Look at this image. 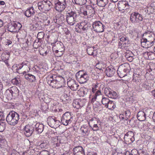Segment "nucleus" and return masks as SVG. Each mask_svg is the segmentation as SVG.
<instances>
[{
  "label": "nucleus",
  "mask_w": 155,
  "mask_h": 155,
  "mask_svg": "<svg viewBox=\"0 0 155 155\" xmlns=\"http://www.w3.org/2000/svg\"><path fill=\"white\" fill-rule=\"evenodd\" d=\"M117 6L119 10L120 11L125 10L129 8L127 2L126 1H119Z\"/></svg>",
  "instance_id": "nucleus-18"
},
{
  "label": "nucleus",
  "mask_w": 155,
  "mask_h": 155,
  "mask_svg": "<svg viewBox=\"0 0 155 155\" xmlns=\"http://www.w3.org/2000/svg\"><path fill=\"white\" fill-rule=\"evenodd\" d=\"M44 126L42 124L37 123L35 125V130L39 134L41 133L44 130Z\"/></svg>",
  "instance_id": "nucleus-27"
},
{
  "label": "nucleus",
  "mask_w": 155,
  "mask_h": 155,
  "mask_svg": "<svg viewBox=\"0 0 155 155\" xmlns=\"http://www.w3.org/2000/svg\"><path fill=\"white\" fill-rule=\"evenodd\" d=\"M34 126L33 125L28 124L25 126L23 129L25 135L27 137L31 136L34 131Z\"/></svg>",
  "instance_id": "nucleus-13"
},
{
  "label": "nucleus",
  "mask_w": 155,
  "mask_h": 155,
  "mask_svg": "<svg viewBox=\"0 0 155 155\" xmlns=\"http://www.w3.org/2000/svg\"><path fill=\"white\" fill-rule=\"evenodd\" d=\"M19 29L17 24L14 22L9 23L8 24L7 30L10 32H16L19 30Z\"/></svg>",
  "instance_id": "nucleus-17"
},
{
  "label": "nucleus",
  "mask_w": 155,
  "mask_h": 155,
  "mask_svg": "<svg viewBox=\"0 0 155 155\" xmlns=\"http://www.w3.org/2000/svg\"><path fill=\"white\" fill-rule=\"evenodd\" d=\"M61 122L63 124L67 126L72 122V117L69 112H66L64 114L61 118Z\"/></svg>",
  "instance_id": "nucleus-10"
},
{
  "label": "nucleus",
  "mask_w": 155,
  "mask_h": 155,
  "mask_svg": "<svg viewBox=\"0 0 155 155\" xmlns=\"http://www.w3.org/2000/svg\"><path fill=\"white\" fill-rule=\"evenodd\" d=\"M55 46L57 49L55 51V53H58V52L64 51V46L63 44L61 42L58 41L55 44Z\"/></svg>",
  "instance_id": "nucleus-22"
},
{
  "label": "nucleus",
  "mask_w": 155,
  "mask_h": 155,
  "mask_svg": "<svg viewBox=\"0 0 155 155\" xmlns=\"http://www.w3.org/2000/svg\"><path fill=\"white\" fill-rule=\"evenodd\" d=\"M80 10L81 15L88 18L93 17L95 14L94 8L91 5H87L85 7H81Z\"/></svg>",
  "instance_id": "nucleus-5"
},
{
  "label": "nucleus",
  "mask_w": 155,
  "mask_h": 155,
  "mask_svg": "<svg viewBox=\"0 0 155 155\" xmlns=\"http://www.w3.org/2000/svg\"><path fill=\"white\" fill-rule=\"evenodd\" d=\"M19 153L18 152H17L16 150H14L10 155H19Z\"/></svg>",
  "instance_id": "nucleus-62"
},
{
  "label": "nucleus",
  "mask_w": 155,
  "mask_h": 155,
  "mask_svg": "<svg viewBox=\"0 0 155 155\" xmlns=\"http://www.w3.org/2000/svg\"><path fill=\"white\" fill-rule=\"evenodd\" d=\"M95 94L94 96L97 97L98 96H99L101 94V91L100 90H98L97 91H96L94 93Z\"/></svg>",
  "instance_id": "nucleus-59"
},
{
  "label": "nucleus",
  "mask_w": 155,
  "mask_h": 155,
  "mask_svg": "<svg viewBox=\"0 0 155 155\" xmlns=\"http://www.w3.org/2000/svg\"><path fill=\"white\" fill-rule=\"evenodd\" d=\"M133 76H134V78H140V77L141 76V73L140 72L137 73V71H135L134 72Z\"/></svg>",
  "instance_id": "nucleus-53"
},
{
  "label": "nucleus",
  "mask_w": 155,
  "mask_h": 155,
  "mask_svg": "<svg viewBox=\"0 0 155 155\" xmlns=\"http://www.w3.org/2000/svg\"><path fill=\"white\" fill-rule=\"evenodd\" d=\"M125 114L126 115V118H127V119L131 115V112L128 110L125 111Z\"/></svg>",
  "instance_id": "nucleus-55"
},
{
  "label": "nucleus",
  "mask_w": 155,
  "mask_h": 155,
  "mask_svg": "<svg viewBox=\"0 0 155 155\" xmlns=\"http://www.w3.org/2000/svg\"><path fill=\"white\" fill-rule=\"evenodd\" d=\"M38 9L41 11L44 12L49 11L51 8V3L48 0L42 1L38 3Z\"/></svg>",
  "instance_id": "nucleus-6"
},
{
  "label": "nucleus",
  "mask_w": 155,
  "mask_h": 155,
  "mask_svg": "<svg viewBox=\"0 0 155 155\" xmlns=\"http://www.w3.org/2000/svg\"><path fill=\"white\" fill-rule=\"evenodd\" d=\"M64 15H63L61 14L59 16L57 17L54 18L53 21L54 23L58 24L59 25H60L64 23Z\"/></svg>",
  "instance_id": "nucleus-21"
},
{
  "label": "nucleus",
  "mask_w": 155,
  "mask_h": 155,
  "mask_svg": "<svg viewBox=\"0 0 155 155\" xmlns=\"http://www.w3.org/2000/svg\"><path fill=\"white\" fill-rule=\"evenodd\" d=\"M125 56L126 58H127L128 57L131 56H134V54H133L132 52L131 51H127L125 52Z\"/></svg>",
  "instance_id": "nucleus-48"
},
{
  "label": "nucleus",
  "mask_w": 155,
  "mask_h": 155,
  "mask_svg": "<svg viewBox=\"0 0 155 155\" xmlns=\"http://www.w3.org/2000/svg\"><path fill=\"white\" fill-rule=\"evenodd\" d=\"M55 8L58 12H62L65 8L66 3L65 0H57L55 1Z\"/></svg>",
  "instance_id": "nucleus-9"
},
{
  "label": "nucleus",
  "mask_w": 155,
  "mask_h": 155,
  "mask_svg": "<svg viewBox=\"0 0 155 155\" xmlns=\"http://www.w3.org/2000/svg\"><path fill=\"white\" fill-rule=\"evenodd\" d=\"M144 55L147 56L149 60H152L155 59V53L152 51L145 52Z\"/></svg>",
  "instance_id": "nucleus-30"
},
{
  "label": "nucleus",
  "mask_w": 155,
  "mask_h": 155,
  "mask_svg": "<svg viewBox=\"0 0 155 155\" xmlns=\"http://www.w3.org/2000/svg\"><path fill=\"white\" fill-rule=\"evenodd\" d=\"M39 147L41 149L46 148L47 143L46 142L43 141L39 145Z\"/></svg>",
  "instance_id": "nucleus-49"
},
{
  "label": "nucleus",
  "mask_w": 155,
  "mask_h": 155,
  "mask_svg": "<svg viewBox=\"0 0 155 155\" xmlns=\"http://www.w3.org/2000/svg\"><path fill=\"white\" fill-rule=\"evenodd\" d=\"M155 40V35L150 31H146L142 35L141 39V44L142 47L148 48L152 46Z\"/></svg>",
  "instance_id": "nucleus-1"
},
{
  "label": "nucleus",
  "mask_w": 155,
  "mask_h": 155,
  "mask_svg": "<svg viewBox=\"0 0 155 155\" xmlns=\"http://www.w3.org/2000/svg\"><path fill=\"white\" fill-rule=\"evenodd\" d=\"M99 84L97 83L96 84H93V87L92 88V91L93 93H95L97 88H98V85Z\"/></svg>",
  "instance_id": "nucleus-50"
},
{
  "label": "nucleus",
  "mask_w": 155,
  "mask_h": 155,
  "mask_svg": "<svg viewBox=\"0 0 155 155\" xmlns=\"http://www.w3.org/2000/svg\"><path fill=\"white\" fill-rule=\"evenodd\" d=\"M59 137L58 136H55L54 137L52 138V140H54V142H57V143H56V146L58 147L59 146V143H60L61 142H60V137Z\"/></svg>",
  "instance_id": "nucleus-41"
},
{
  "label": "nucleus",
  "mask_w": 155,
  "mask_h": 155,
  "mask_svg": "<svg viewBox=\"0 0 155 155\" xmlns=\"http://www.w3.org/2000/svg\"><path fill=\"white\" fill-rule=\"evenodd\" d=\"M111 89L109 87H106L104 90V93L108 97L110 94Z\"/></svg>",
  "instance_id": "nucleus-45"
},
{
  "label": "nucleus",
  "mask_w": 155,
  "mask_h": 155,
  "mask_svg": "<svg viewBox=\"0 0 155 155\" xmlns=\"http://www.w3.org/2000/svg\"><path fill=\"white\" fill-rule=\"evenodd\" d=\"M151 110L150 109H147L145 111H143L144 114H145L146 116H149L150 115V113L151 111H150Z\"/></svg>",
  "instance_id": "nucleus-54"
},
{
  "label": "nucleus",
  "mask_w": 155,
  "mask_h": 155,
  "mask_svg": "<svg viewBox=\"0 0 155 155\" xmlns=\"http://www.w3.org/2000/svg\"><path fill=\"white\" fill-rule=\"evenodd\" d=\"M119 39L120 40L118 44L119 48L123 49H125L126 47L129 46L130 41L128 38L126 36H124L121 38L120 37Z\"/></svg>",
  "instance_id": "nucleus-11"
},
{
  "label": "nucleus",
  "mask_w": 155,
  "mask_h": 155,
  "mask_svg": "<svg viewBox=\"0 0 155 155\" xmlns=\"http://www.w3.org/2000/svg\"><path fill=\"white\" fill-rule=\"evenodd\" d=\"M87 102L85 99H76L73 101V105L74 107L79 109L84 106Z\"/></svg>",
  "instance_id": "nucleus-14"
},
{
  "label": "nucleus",
  "mask_w": 155,
  "mask_h": 155,
  "mask_svg": "<svg viewBox=\"0 0 155 155\" xmlns=\"http://www.w3.org/2000/svg\"><path fill=\"white\" fill-rule=\"evenodd\" d=\"M109 101L110 100L108 98L102 96L101 102L102 104L104 105L105 107L106 105L107 104Z\"/></svg>",
  "instance_id": "nucleus-39"
},
{
  "label": "nucleus",
  "mask_w": 155,
  "mask_h": 155,
  "mask_svg": "<svg viewBox=\"0 0 155 155\" xmlns=\"http://www.w3.org/2000/svg\"><path fill=\"white\" fill-rule=\"evenodd\" d=\"M74 155H85L84 153V151H83L81 152H79L77 153V154H75Z\"/></svg>",
  "instance_id": "nucleus-64"
},
{
  "label": "nucleus",
  "mask_w": 155,
  "mask_h": 155,
  "mask_svg": "<svg viewBox=\"0 0 155 155\" xmlns=\"http://www.w3.org/2000/svg\"><path fill=\"white\" fill-rule=\"evenodd\" d=\"M73 3L77 5H82L86 2V0H72Z\"/></svg>",
  "instance_id": "nucleus-34"
},
{
  "label": "nucleus",
  "mask_w": 155,
  "mask_h": 155,
  "mask_svg": "<svg viewBox=\"0 0 155 155\" xmlns=\"http://www.w3.org/2000/svg\"><path fill=\"white\" fill-rule=\"evenodd\" d=\"M89 127L86 125H83L80 129L81 130L82 133L85 134H88V132Z\"/></svg>",
  "instance_id": "nucleus-35"
},
{
  "label": "nucleus",
  "mask_w": 155,
  "mask_h": 155,
  "mask_svg": "<svg viewBox=\"0 0 155 155\" xmlns=\"http://www.w3.org/2000/svg\"><path fill=\"white\" fill-rule=\"evenodd\" d=\"M39 155H49V153L47 150H43L40 152Z\"/></svg>",
  "instance_id": "nucleus-56"
},
{
  "label": "nucleus",
  "mask_w": 155,
  "mask_h": 155,
  "mask_svg": "<svg viewBox=\"0 0 155 155\" xmlns=\"http://www.w3.org/2000/svg\"><path fill=\"white\" fill-rule=\"evenodd\" d=\"M84 150L83 148L81 146H78L75 147L73 149L74 155L77 154L79 152H81L84 151Z\"/></svg>",
  "instance_id": "nucleus-33"
},
{
  "label": "nucleus",
  "mask_w": 155,
  "mask_h": 155,
  "mask_svg": "<svg viewBox=\"0 0 155 155\" xmlns=\"http://www.w3.org/2000/svg\"><path fill=\"white\" fill-rule=\"evenodd\" d=\"M141 88L143 90H150L151 89V87L150 85L147 84L146 83L143 84L141 85Z\"/></svg>",
  "instance_id": "nucleus-36"
},
{
  "label": "nucleus",
  "mask_w": 155,
  "mask_h": 155,
  "mask_svg": "<svg viewBox=\"0 0 155 155\" xmlns=\"http://www.w3.org/2000/svg\"><path fill=\"white\" fill-rule=\"evenodd\" d=\"M79 15L76 12L71 11L67 13L66 15V20L68 24L73 25L79 20Z\"/></svg>",
  "instance_id": "nucleus-3"
},
{
  "label": "nucleus",
  "mask_w": 155,
  "mask_h": 155,
  "mask_svg": "<svg viewBox=\"0 0 155 155\" xmlns=\"http://www.w3.org/2000/svg\"><path fill=\"white\" fill-rule=\"evenodd\" d=\"M23 70L24 71L22 74H25L30 71V69L28 65H23Z\"/></svg>",
  "instance_id": "nucleus-42"
},
{
  "label": "nucleus",
  "mask_w": 155,
  "mask_h": 155,
  "mask_svg": "<svg viewBox=\"0 0 155 155\" xmlns=\"http://www.w3.org/2000/svg\"><path fill=\"white\" fill-rule=\"evenodd\" d=\"M56 119L52 117H49L48 119V125L51 127L53 128L55 125V123Z\"/></svg>",
  "instance_id": "nucleus-32"
},
{
  "label": "nucleus",
  "mask_w": 155,
  "mask_h": 155,
  "mask_svg": "<svg viewBox=\"0 0 155 155\" xmlns=\"http://www.w3.org/2000/svg\"><path fill=\"white\" fill-rule=\"evenodd\" d=\"M64 51H61V52H58L57 53V54L56 55V56L58 57H61L63 54Z\"/></svg>",
  "instance_id": "nucleus-63"
},
{
  "label": "nucleus",
  "mask_w": 155,
  "mask_h": 155,
  "mask_svg": "<svg viewBox=\"0 0 155 155\" xmlns=\"http://www.w3.org/2000/svg\"><path fill=\"white\" fill-rule=\"evenodd\" d=\"M83 31L87 30L90 27V25L89 23H86L85 22V24L84 25Z\"/></svg>",
  "instance_id": "nucleus-51"
},
{
  "label": "nucleus",
  "mask_w": 155,
  "mask_h": 155,
  "mask_svg": "<svg viewBox=\"0 0 155 155\" xmlns=\"http://www.w3.org/2000/svg\"><path fill=\"white\" fill-rule=\"evenodd\" d=\"M45 35L44 33L43 32H41L38 33L37 35V38L38 39L41 40L43 38Z\"/></svg>",
  "instance_id": "nucleus-47"
},
{
  "label": "nucleus",
  "mask_w": 155,
  "mask_h": 155,
  "mask_svg": "<svg viewBox=\"0 0 155 155\" xmlns=\"http://www.w3.org/2000/svg\"><path fill=\"white\" fill-rule=\"evenodd\" d=\"M116 71L114 67L112 66H109L106 68L105 71L106 75L109 77L113 76Z\"/></svg>",
  "instance_id": "nucleus-20"
},
{
  "label": "nucleus",
  "mask_w": 155,
  "mask_h": 155,
  "mask_svg": "<svg viewBox=\"0 0 155 155\" xmlns=\"http://www.w3.org/2000/svg\"><path fill=\"white\" fill-rule=\"evenodd\" d=\"M144 114V111H139L137 114V118L140 121H143L146 119V116Z\"/></svg>",
  "instance_id": "nucleus-28"
},
{
  "label": "nucleus",
  "mask_w": 155,
  "mask_h": 155,
  "mask_svg": "<svg viewBox=\"0 0 155 155\" xmlns=\"http://www.w3.org/2000/svg\"><path fill=\"white\" fill-rule=\"evenodd\" d=\"M129 72V70L124 64L120 66L117 71V73L119 77L123 78L127 75V73Z\"/></svg>",
  "instance_id": "nucleus-12"
},
{
  "label": "nucleus",
  "mask_w": 155,
  "mask_h": 155,
  "mask_svg": "<svg viewBox=\"0 0 155 155\" xmlns=\"http://www.w3.org/2000/svg\"><path fill=\"white\" fill-rule=\"evenodd\" d=\"M134 134L133 131H128L125 135L124 137V141L129 143H133L135 140Z\"/></svg>",
  "instance_id": "nucleus-16"
},
{
  "label": "nucleus",
  "mask_w": 155,
  "mask_h": 155,
  "mask_svg": "<svg viewBox=\"0 0 155 155\" xmlns=\"http://www.w3.org/2000/svg\"><path fill=\"white\" fill-rule=\"evenodd\" d=\"M143 19L142 15L137 12H134L130 14V20L133 24L140 23L143 21Z\"/></svg>",
  "instance_id": "nucleus-7"
},
{
  "label": "nucleus",
  "mask_w": 155,
  "mask_h": 155,
  "mask_svg": "<svg viewBox=\"0 0 155 155\" xmlns=\"http://www.w3.org/2000/svg\"><path fill=\"white\" fill-rule=\"evenodd\" d=\"M68 86L73 91H76L78 89L79 85L76 81L73 79L70 80L67 82Z\"/></svg>",
  "instance_id": "nucleus-19"
},
{
  "label": "nucleus",
  "mask_w": 155,
  "mask_h": 155,
  "mask_svg": "<svg viewBox=\"0 0 155 155\" xmlns=\"http://www.w3.org/2000/svg\"><path fill=\"white\" fill-rule=\"evenodd\" d=\"M145 12L148 15L155 12V2L151 3L150 6L145 10Z\"/></svg>",
  "instance_id": "nucleus-25"
},
{
  "label": "nucleus",
  "mask_w": 155,
  "mask_h": 155,
  "mask_svg": "<svg viewBox=\"0 0 155 155\" xmlns=\"http://www.w3.org/2000/svg\"><path fill=\"white\" fill-rule=\"evenodd\" d=\"M19 119V115L14 111L10 112L6 118L8 124L12 126L16 125L18 123Z\"/></svg>",
  "instance_id": "nucleus-2"
},
{
  "label": "nucleus",
  "mask_w": 155,
  "mask_h": 155,
  "mask_svg": "<svg viewBox=\"0 0 155 155\" xmlns=\"http://www.w3.org/2000/svg\"><path fill=\"white\" fill-rule=\"evenodd\" d=\"M60 121L56 119L55 120V125L54 126V128H58L60 125Z\"/></svg>",
  "instance_id": "nucleus-52"
},
{
  "label": "nucleus",
  "mask_w": 155,
  "mask_h": 155,
  "mask_svg": "<svg viewBox=\"0 0 155 155\" xmlns=\"http://www.w3.org/2000/svg\"><path fill=\"white\" fill-rule=\"evenodd\" d=\"M6 124L5 122H0V132H3L5 129Z\"/></svg>",
  "instance_id": "nucleus-43"
},
{
  "label": "nucleus",
  "mask_w": 155,
  "mask_h": 155,
  "mask_svg": "<svg viewBox=\"0 0 155 155\" xmlns=\"http://www.w3.org/2000/svg\"><path fill=\"white\" fill-rule=\"evenodd\" d=\"M85 24V22H82L78 25V28L80 29H81L83 31L84 25Z\"/></svg>",
  "instance_id": "nucleus-57"
},
{
  "label": "nucleus",
  "mask_w": 155,
  "mask_h": 155,
  "mask_svg": "<svg viewBox=\"0 0 155 155\" xmlns=\"http://www.w3.org/2000/svg\"><path fill=\"white\" fill-rule=\"evenodd\" d=\"M4 120L5 117L2 111H0V121Z\"/></svg>",
  "instance_id": "nucleus-58"
},
{
  "label": "nucleus",
  "mask_w": 155,
  "mask_h": 155,
  "mask_svg": "<svg viewBox=\"0 0 155 155\" xmlns=\"http://www.w3.org/2000/svg\"><path fill=\"white\" fill-rule=\"evenodd\" d=\"M94 49V48L93 47H89L87 48V52L88 55H93Z\"/></svg>",
  "instance_id": "nucleus-46"
},
{
  "label": "nucleus",
  "mask_w": 155,
  "mask_h": 155,
  "mask_svg": "<svg viewBox=\"0 0 155 155\" xmlns=\"http://www.w3.org/2000/svg\"><path fill=\"white\" fill-rule=\"evenodd\" d=\"M13 91L12 90L8 89L5 92V95L8 100L11 99L13 97Z\"/></svg>",
  "instance_id": "nucleus-29"
},
{
  "label": "nucleus",
  "mask_w": 155,
  "mask_h": 155,
  "mask_svg": "<svg viewBox=\"0 0 155 155\" xmlns=\"http://www.w3.org/2000/svg\"><path fill=\"white\" fill-rule=\"evenodd\" d=\"M93 126V127L94 128H96V129H94L93 128L92 129V130H93L94 131H96L99 130L97 124H94Z\"/></svg>",
  "instance_id": "nucleus-60"
},
{
  "label": "nucleus",
  "mask_w": 155,
  "mask_h": 155,
  "mask_svg": "<svg viewBox=\"0 0 155 155\" xmlns=\"http://www.w3.org/2000/svg\"><path fill=\"white\" fill-rule=\"evenodd\" d=\"M118 96V95L117 93L111 90L108 97L115 99L117 98Z\"/></svg>",
  "instance_id": "nucleus-37"
},
{
  "label": "nucleus",
  "mask_w": 155,
  "mask_h": 155,
  "mask_svg": "<svg viewBox=\"0 0 155 155\" xmlns=\"http://www.w3.org/2000/svg\"><path fill=\"white\" fill-rule=\"evenodd\" d=\"M53 78L55 79L57 82H58V84L60 87H61L62 85L64 83V79L61 76H57L56 75H53Z\"/></svg>",
  "instance_id": "nucleus-24"
},
{
  "label": "nucleus",
  "mask_w": 155,
  "mask_h": 155,
  "mask_svg": "<svg viewBox=\"0 0 155 155\" xmlns=\"http://www.w3.org/2000/svg\"><path fill=\"white\" fill-rule=\"evenodd\" d=\"M93 29L94 31L97 32H103L106 26L100 21H95L92 24Z\"/></svg>",
  "instance_id": "nucleus-8"
},
{
  "label": "nucleus",
  "mask_w": 155,
  "mask_h": 155,
  "mask_svg": "<svg viewBox=\"0 0 155 155\" xmlns=\"http://www.w3.org/2000/svg\"><path fill=\"white\" fill-rule=\"evenodd\" d=\"M1 61H2L5 62V64L8 65V62L7 61L8 58H6V54L5 53L2 54L1 56Z\"/></svg>",
  "instance_id": "nucleus-40"
},
{
  "label": "nucleus",
  "mask_w": 155,
  "mask_h": 155,
  "mask_svg": "<svg viewBox=\"0 0 155 155\" xmlns=\"http://www.w3.org/2000/svg\"><path fill=\"white\" fill-rule=\"evenodd\" d=\"M90 74L84 70H81L77 72L75 75L77 80L81 84L87 82L89 79Z\"/></svg>",
  "instance_id": "nucleus-4"
},
{
  "label": "nucleus",
  "mask_w": 155,
  "mask_h": 155,
  "mask_svg": "<svg viewBox=\"0 0 155 155\" xmlns=\"http://www.w3.org/2000/svg\"><path fill=\"white\" fill-rule=\"evenodd\" d=\"M116 107L114 102L111 101L110 100L107 105H106L105 107L108 108L109 109L113 110Z\"/></svg>",
  "instance_id": "nucleus-31"
},
{
  "label": "nucleus",
  "mask_w": 155,
  "mask_h": 155,
  "mask_svg": "<svg viewBox=\"0 0 155 155\" xmlns=\"http://www.w3.org/2000/svg\"><path fill=\"white\" fill-rule=\"evenodd\" d=\"M35 13V10L34 8L32 6L28 8L25 12H24V14L27 17H30L34 15Z\"/></svg>",
  "instance_id": "nucleus-23"
},
{
  "label": "nucleus",
  "mask_w": 155,
  "mask_h": 155,
  "mask_svg": "<svg viewBox=\"0 0 155 155\" xmlns=\"http://www.w3.org/2000/svg\"><path fill=\"white\" fill-rule=\"evenodd\" d=\"M13 91V95L14 97H16L18 95V90L17 88L15 87H12V89Z\"/></svg>",
  "instance_id": "nucleus-44"
},
{
  "label": "nucleus",
  "mask_w": 155,
  "mask_h": 155,
  "mask_svg": "<svg viewBox=\"0 0 155 155\" xmlns=\"http://www.w3.org/2000/svg\"><path fill=\"white\" fill-rule=\"evenodd\" d=\"M12 83L14 84L18 85L21 83L20 79L18 78H15L12 79Z\"/></svg>",
  "instance_id": "nucleus-38"
},
{
  "label": "nucleus",
  "mask_w": 155,
  "mask_h": 155,
  "mask_svg": "<svg viewBox=\"0 0 155 155\" xmlns=\"http://www.w3.org/2000/svg\"><path fill=\"white\" fill-rule=\"evenodd\" d=\"M39 45L38 43L34 42L33 44V47L35 48H37Z\"/></svg>",
  "instance_id": "nucleus-61"
},
{
  "label": "nucleus",
  "mask_w": 155,
  "mask_h": 155,
  "mask_svg": "<svg viewBox=\"0 0 155 155\" xmlns=\"http://www.w3.org/2000/svg\"><path fill=\"white\" fill-rule=\"evenodd\" d=\"M25 78L30 82H34L35 80V77L31 74L27 73L25 74Z\"/></svg>",
  "instance_id": "nucleus-26"
},
{
  "label": "nucleus",
  "mask_w": 155,
  "mask_h": 155,
  "mask_svg": "<svg viewBox=\"0 0 155 155\" xmlns=\"http://www.w3.org/2000/svg\"><path fill=\"white\" fill-rule=\"evenodd\" d=\"M52 75L48 76L46 78V81L48 84L53 88H58L60 87L58 82H57L55 79H54Z\"/></svg>",
  "instance_id": "nucleus-15"
}]
</instances>
